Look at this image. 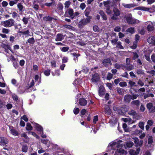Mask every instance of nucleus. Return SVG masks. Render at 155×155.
Returning a JSON list of instances; mask_svg holds the SVG:
<instances>
[{
    "instance_id": "obj_1",
    "label": "nucleus",
    "mask_w": 155,
    "mask_h": 155,
    "mask_svg": "<svg viewBox=\"0 0 155 155\" xmlns=\"http://www.w3.org/2000/svg\"><path fill=\"white\" fill-rule=\"evenodd\" d=\"M123 147L122 144H121L118 142H114L110 143L108 146V149L116 150V147L117 148V151L115 152L114 155H121V154H126L127 151L121 148Z\"/></svg>"
},
{
    "instance_id": "obj_2",
    "label": "nucleus",
    "mask_w": 155,
    "mask_h": 155,
    "mask_svg": "<svg viewBox=\"0 0 155 155\" xmlns=\"http://www.w3.org/2000/svg\"><path fill=\"white\" fill-rule=\"evenodd\" d=\"M15 21L13 19H10L1 22L2 25L4 27L9 28L14 26Z\"/></svg>"
},
{
    "instance_id": "obj_3",
    "label": "nucleus",
    "mask_w": 155,
    "mask_h": 155,
    "mask_svg": "<svg viewBox=\"0 0 155 155\" xmlns=\"http://www.w3.org/2000/svg\"><path fill=\"white\" fill-rule=\"evenodd\" d=\"M124 17L127 22L129 24H134L137 22L138 21L133 18L131 14L125 15Z\"/></svg>"
},
{
    "instance_id": "obj_4",
    "label": "nucleus",
    "mask_w": 155,
    "mask_h": 155,
    "mask_svg": "<svg viewBox=\"0 0 155 155\" xmlns=\"http://www.w3.org/2000/svg\"><path fill=\"white\" fill-rule=\"evenodd\" d=\"M146 25L147 26V30L149 32L153 31L155 29V23L148 21L146 23Z\"/></svg>"
},
{
    "instance_id": "obj_5",
    "label": "nucleus",
    "mask_w": 155,
    "mask_h": 155,
    "mask_svg": "<svg viewBox=\"0 0 155 155\" xmlns=\"http://www.w3.org/2000/svg\"><path fill=\"white\" fill-rule=\"evenodd\" d=\"M113 11L114 14L111 17V19L113 20H116L118 19L117 17L120 15L121 12L118 8L116 7L114 8Z\"/></svg>"
},
{
    "instance_id": "obj_6",
    "label": "nucleus",
    "mask_w": 155,
    "mask_h": 155,
    "mask_svg": "<svg viewBox=\"0 0 155 155\" xmlns=\"http://www.w3.org/2000/svg\"><path fill=\"white\" fill-rule=\"evenodd\" d=\"M90 16L87 17L86 18L83 19L81 20L79 23V26L80 27H82L86 25L87 23H89L91 21Z\"/></svg>"
},
{
    "instance_id": "obj_7",
    "label": "nucleus",
    "mask_w": 155,
    "mask_h": 155,
    "mask_svg": "<svg viewBox=\"0 0 155 155\" xmlns=\"http://www.w3.org/2000/svg\"><path fill=\"white\" fill-rule=\"evenodd\" d=\"M8 143V141L7 138L4 137H0V145L6 146Z\"/></svg>"
},
{
    "instance_id": "obj_8",
    "label": "nucleus",
    "mask_w": 155,
    "mask_h": 155,
    "mask_svg": "<svg viewBox=\"0 0 155 155\" xmlns=\"http://www.w3.org/2000/svg\"><path fill=\"white\" fill-rule=\"evenodd\" d=\"M100 80V76L97 73H95L92 75L91 78V80L92 82H97L99 81Z\"/></svg>"
},
{
    "instance_id": "obj_9",
    "label": "nucleus",
    "mask_w": 155,
    "mask_h": 155,
    "mask_svg": "<svg viewBox=\"0 0 155 155\" xmlns=\"http://www.w3.org/2000/svg\"><path fill=\"white\" fill-rule=\"evenodd\" d=\"M147 107L150 112H155V106H153L152 103H150L147 104Z\"/></svg>"
},
{
    "instance_id": "obj_10",
    "label": "nucleus",
    "mask_w": 155,
    "mask_h": 155,
    "mask_svg": "<svg viewBox=\"0 0 155 155\" xmlns=\"http://www.w3.org/2000/svg\"><path fill=\"white\" fill-rule=\"evenodd\" d=\"M134 142L136 144V146L138 147L139 146L140 147L142 146L143 143V141L142 140H139L136 137L134 138Z\"/></svg>"
},
{
    "instance_id": "obj_11",
    "label": "nucleus",
    "mask_w": 155,
    "mask_h": 155,
    "mask_svg": "<svg viewBox=\"0 0 155 155\" xmlns=\"http://www.w3.org/2000/svg\"><path fill=\"white\" fill-rule=\"evenodd\" d=\"M131 99V95L129 94L125 95L124 97V101L125 103H129Z\"/></svg>"
},
{
    "instance_id": "obj_12",
    "label": "nucleus",
    "mask_w": 155,
    "mask_h": 155,
    "mask_svg": "<svg viewBox=\"0 0 155 155\" xmlns=\"http://www.w3.org/2000/svg\"><path fill=\"white\" fill-rule=\"evenodd\" d=\"M64 36L61 34H57L55 38L56 41H61L64 38Z\"/></svg>"
},
{
    "instance_id": "obj_13",
    "label": "nucleus",
    "mask_w": 155,
    "mask_h": 155,
    "mask_svg": "<svg viewBox=\"0 0 155 155\" xmlns=\"http://www.w3.org/2000/svg\"><path fill=\"white\" fill-rule=\"evenodd\" d=\"M123 69L128 71H131L134 68V67L132 64H127L123 66Z\"/></svg>"
},
{
    "instance_id": "obj_14",
    "label": "nucleus",
    "mask_w": 155,
    "mask_h": 155,
    "mask_svg": "<svg viewBox=\"0 0 155 155\" xmlns=\"http://www.w3.org/2000/svg\"><path fill=\"white\" fill-rule=\"evenodd\" d=\"M148 42L150 44L155 45V36H151L147 39Z\"/></svg>"
},
{
    "instance_id": "obj_15",
    "label": "nucleus",
    "mask_w": 155,
    "mask_h": 155,
    "mask_svg": "<svg viewBox=\"0 0 155 155\" xmlns=\"http://www.w3.org/2000/svg\"><path fill=\"white\" fill-rule=\"evenodd\" d=\"M79 104L81 106H84L86 105L87 101L85 99L81 98L79 100Z\"/></svg>"
},
{
    "instance_id": "obj_16",
    "label": "nucleus",
    "mask_w": 155,
    "mask_h": 155,
    "mask_svg": "<svg viewBox=\"0 0 155 155\" xmlns=\"http://www.w3.org/2000/svg\"><path fill=\"white\" fill-rule=\"evenodd\" d=\"M63 6L61 3L58 4L57 5V12L58 13H61L63 12Z\"/></svg>"
},
{
    "instance_id": "obj_17",
    "label": "nucleus",
    "mask_w": 155,
    "mask_h": 155,
    "mask_svg": "<svg viewBox=\"0 0 155 155\" xmlns=\"http://www.w3.org/2000/svg\"><path fill=\"white\" fill-rule=\"evenodd\" d=\"M131 104L133 106L138 107L140 105V101L139 100L133 101L131 102Z\"/></svg>"
},
{
    "instance_id": "obj_18",
    "label": "nucleus",
    "mask_w": 155,
    "mask_h": 155,
    "mask_svg": "<svg viewBox=\"0 0 155 155\" xmlns=\"http://www.w3.org/2000/svg\"><path fill=\"white\" fill-rule=\"evenodd\" d=\"M105 93V90L104 88L102 86L100 87L99 90V94L100 96L104 95Z\"/></svg>"
},
{
    "instance_id": "obj_19",
    "label": "nucleus",
    "mask_w": 155,
    "mask_h": 155,
    "mask_svg": "<svg viewBox=\"0 0 155 155\" xmlns=\"http://www.w3.org/2000/svg\"><path fill=\"white\" fill-rule=\"evenodd\" d=\"M103 64L105 66H107L108 64L111 65L112 63L109 58L105 59L103 61Z\"/></svg>"
},
{
    "instance_id": "obj_20",
    "label": "nucleus",
    "mask_w": 155,
    "mask_h": 155,
    "mask_svg": "<svg viewBox=\"0 0 155 155\" xmlns=\"http://www.w3.org/2000/svg\"><path fill=\"white\" fill-rule=\"evenodd\" d=\"M74 13L73 10L72 8H69L65 12V14H68L70 17L72 18Z\"/></svg>"
},
{
    "instance_id": "obj_21",
    "label": "nucleus",
    "mask_w": 155,
    "mask_h": 155,
    "mask_svg": "<svg viewBox=\"0 0 155 155\" xmlns=\"http://www.w3.org/2000/svg\"><path fill=\"white\" fill-rule=\"evenodd\" d=\"M1 46L3 48H4L5 49V50L8 49L12 53H14V52L13 50L11 49V48L10 46L8 45H6L5 44H3Z\"/></svg>"
},
{
    "instance_id": "obj_22",
    "label": "nucleus",
    "mask_w": 155,
    "mask_h": 155,
    "mask_svg": "<svg viewBox=\"0 0 155 155\" xmlns=\"http://www.w3.org/2000/svg\"><path fill=\"white\" fill-rule=\"evenodd\" d=\"M122 5L124 7L128 8L134 7L136 6L134 4H127L125 3H123Z\"/></svg>"
},
{
    "instance_id": "obj_23",
    "label": "nucleus",
    "mask_w": 155,
    "mask_h": 155,
    "mask_svg": "<svg viewBox=\"0 0 155 155\" xmlns=\"http://www.w3.org/2000/svg\"><path fill=\"white\" fill-rule=\"evenodd\" d=\"M35 128L37 130L40 132V133H43V130L42 127L39 124H37L35 125Z\"/></svg>"
},
{
    "instance_id": "obj_24",
    "label": "nucleus",
    "mask_w": 155,
    "mask_h": 155,
    "mask_svg": "<svg viewBox=\"0 0 155 155\" xmlns=\"http://www.w3.org/2000/svg\"><path fill=\"white\" fill-rule=\"evenodd\" d=\"M104 108L106 114H107L108 115H109L111 114V111L108 105L105 106Z\"/></svg>"
},
{
    "instance_id": "obj_25",
    "label": "nucleus",
    "mask_w": 155,
    "mask_h": 155,
    "mask_svg": "<svg viewBox=\"0 0 155 155\" xmlns=\"http://www.w3.org/2000/svg\"><path fill=\"white\" fill-rule=\"evenodd\" d=\"M126 31L131 34L134 33L135 32L134 27H130L128 28L127 30Z\"/></svg>"
},
{
    "instance_id": "obj_26",
    "label": "nucleus",
    "mask_w": 155,
    "mask_h": 155,
    "mask_svg": "<svg viewBox=\"0 0 155 155\" xmlns=\"http://www.w3.org/2000/svg\"><path fill=\"white\" fill-rule=\"evenodd\" d=\"M18 32L20 33H21V34L25 35L28 36L30 32L28 30H27L25 31H19Z\"/></svg>"
},
{
    "instance_id": "obj_27",
    "label": "nucleus",
    "mask_w": 155,
    "mask_h": 155,
    "mask_svg": "<svg viewBox=\"0 0 155 155\" xmlns=\"http://www.w3.org/2000/svg\"><path fill=\"white\" fill-rule=\"evenodd\" d=\"M10 30L9 29L2 28V32L3 33L8 34L9 33Z\"/></svg>"
},
{
    "instance_id": "obj_28",
    "label": "nucleus",
    "mask_w": 155,
    "mask_h": 155,
    "mask_svg": "<svg viewBox=\"0 0 155 155\" xmlns=\"http://www.w3.org/2000/svg\"><path fill=\"white\" fill-rule=\"evenodd\" d=\"M124 90L123 89L117 88V93L120 95H123L124 94Z\"/></svg>"
},
{
    "instance_id": "obj_29",
    "label": "nucleus",
    "mask_w": 155,
    "mask_h": 155,
    "mask_svg": "<svg viewBox=\"0 0 155 155\" xmlns=\"http://www.w3.org/2000/svg\"><path fill=\"white\" fill-rule=\"evenodd\" d=\"M21 136L23 137L25 139V140H24V141L25 142H27L28 140V137L27 135L25 133H23L21 134Z\"/></svg>"
},
{
    "instance_id": "obj_30",
    "label": "nucleus",
    "mask_w": 155,
    "mask_h": 155,
    "mask_svg": "<svg viewBox=\"0 0 155 155\" xmlns=\"http://www.w3.org/2000/svg\"><path fill=\"white\" fill-rule=\"evenodd\" d=\"M27 41L30 44H33L35 42V40L34 38L32 37L28 39L27 40Z\"/></svg>"
},
{
    "instance_id": "obj_31",
    "label": "nucleus",
    "mask_w": 155,
    "mask_h": 155,
    "mask_svg": "<svg viewBox=\"0 0 155 155\" xmlns=\"http://www.w3.org/2000/svg\"><path fill=\"white\" fill-rule=\"evenodd\" d=\"M71 4V2L69 1H66L64 3V7L65 8H68Z\"/></svg>"
},
{
    "instance_id": "obj_32",
    "label": "nucleus",
    "mask_w": 155,
    "mask_h": 155,
    "mask_svg": "<svg viewBox=\"0 0 155 155\" xmlns=\"http://www.w3.org/2000/svg\"><path fill=\"white\" fill-rule=\"evenodd\" d=\"M64 26L65 28H67L70 30H74L75 29V28L74 27L70 25H64Z\"/></svg>"
},
{
    "instance_id": "obj_33",
    "label": "nucleus",
    "mask_w": 155,
    "mask_h": 155,
    "mask_svg": "<svg viewBox=\"0 0 155 155\" xmlns=\"http://www.w3.org/2000/svg\"><path fill=\"white\" fill-rule=\"evenodd\" d=\"M116 47L120 49H123L124 48V47L121 45V42L120 41H118L117 43Z\"/></svg>"
},
{
    "instance_id": "obj_34",
    "label": "nucleus",
    "mask_w": 155,
    "mask_h": 155,
    "mask_svg": "<svg viewBox=\"0 0 155 155\" xmlns=\"http://www.w3.org/2000/svg\"><path fill=\"white\" fill-rule=\"evenodd\" d=\"M114 67L115 68L118 69L120 68H122L123 69V66L124 65L122 64H119L116 63L114 65Z\"/></svg>"
},
{
    "instance_id": "obj_35",
    "label": "nucleus",
    "mask_w": 155,
    "mask_h": 155,
    "mask_svg": "<svg viewBox=\"0 0 155 155\" xmlns=\"http://www.w3.org/2000/svg\"><path fill=\"white\" fill-rule=\"evenodd\" d=\"M128 114L130 115L135 116L137 115V114L136 111L133 110H132L128 112Z\"/></svg>"
},
{
    "instance_id": "obj_36",
    "label": "nucleus",
    "mask_w": 155,
    "mask_h": 155,
    "mask_svg": "<svg viewBox=\"0 0 155 155\" xmlns=\"http://www.w3.org/2000/svg\"><path fill=\"white\" fill-rule=\"evenodd\" d=\"M26 130H31L32 129V127L31 124L29 123H28L26 126Z\"/></svg>"
},
{
    "instance_id": "obj_37",
    "label": "nucleus",
    "mask_w": 155,
    "mask_h": 155,
    "mask_svg": "<svg viewBox=\"0 0 155 155\" xmlns=\"http://www.w3.org/2000/svg\"><path fill=\"white\" fill-rule=\"evenodd\" d=\"M126 145L128 147L130 148L134 145V143L132 142H127L126 143Z\"/></svg>"
},
{
    "instance_id": "obj_38",
    "label": "nucleus",
    "mask_w": 155,
    "mask_h": 155,
    "mask_svg": "<svg viewBox=\"0 0 155 155\" xmlns=\"http://www.w3.org/2000/svg\"><path fill=\"white\" fill-rule=\"evenodd\" d=\"M154 97V95L153 94L151 93H148L147 94H145L144 95V99H146L147 98L149 97Z\"/></svg>"
},
{
    "instance_id": "obj_39",
    "label": "nucleus",
    "mask_w": 155,
    "mask_h": 155,
    "mask_svg": "<svg viewBox=\"0 0 155 155\" xmlns=\"http://www.w3.org/2000/svg\"><path fill=\"white\" fill-rule=\"evenodd\" d=\"M137 41H134V42L133 45L130 46L131 48L132 49H135L137 46Z\"/></svg>"
},
{
    "instance_id": "obj_40",
    "label": "nucleus",
    "mask_w": 155,
    "mask_h": 155,
    "mask_svg": "<svg viewBox=\"0 0 155 155\" xmlns=\"http://www.w3.org/2000/svg\"><path fill=\"white\" fill-rule=\"evenodd\" d=\"M17 7L20 11H21L24 8L23 6L20 3H18L17 4Z\"/></svg>"
},
{
    "instance_id": "obj_41",
    "label": "nucleus",
    "mask_w": 155,
    "mask_h": 155,
    "mask_svg": "<svg viewBox=\"0 0 155 155\" xmlns=\"http://www.w3.org/2000/svg\"><path fill=\"white\" fill-rule=\"evenodd\" d=\"M140 10L145 11L149 12L150 9V8H149L145 7H140Z\"/></svg>"
},
{
    "instance_id": "obj_42",
    "label": "nucleus",
    "mask_w": 155,
    "mask_h": 155,
    "mask_svg": "<svg viewBox=\"0 0 155 155\" xmlns=\"http://www.w3.org/2000/svg\"><path fill=\"white\" fill-rule=\"evenodd\" d=\"M28 18H26L25 17H23L22 19V21L25 25H26L28 23Z\"/></svg>"
},
{
    "instance_id": "obj_43",
    "label": "nucleus",
    "mask_w": 155,
    "mask_h": 155,
    "mask_svg": "<svg viewBox=\"0 0 155 155\" xmlns=\"http://www.w3.org/2000/svg\"><path fill=\"white\" fill-rule=\"evenodd\" d=\"M123 127L124 129L125 132L129 131V129L127 128V125L126 124L124 123L123 124Z\"/></svg>"
},
{
    "instance_id": "obj_44",
    "label": "nucleus",
    "mask_w": 155,
    "mask_h": 155,
    "mask_svg": "<svg viewBox=\"0 0 155 155\" xmlns=\"http://www.w3.org/2000/svg\"><path fill=\"white\" fill-rule=\"evenodd\" d=\"M28 147L27 145H24L23 146L22 148V151L26 152L28 151Z\"/></svg>"
},
{
    "instance_id": "obj_45",
    "label": "nucleus",
    "mask_w": 155,
    "mask_h": 155,
    "mask_svg": "<svg viewBox=\"0 0 155 155\" xmlns=\"http://www.w3.org/2000/svg\"><path fill=\"white\" fill-rule=\"evenodd\" d=\"M73 55L74 57V60H78V57L79 56L80 54H77L76 53H73Z\"/></svg>"
},
{
    "instance_id": "obj_46",
    "label": "nucleus",
    "mask_w": 155,
    "mask_h": 155,
    "mask_svg": "<svg viewBox=\"0 0 155 155\" xmlns=\"http://www.w3.org/2000/svg\"><path fill=\"white\" fill-rule=\"evenodd\" d=\"M44 74L46 76H48L50 74V71L49 69H47L44 71Z\"/></svg>"
},
{
    "instance_id": "obj_47",
    "label": "nucleus",
    "mask_w": 155,
    "mask_h": 155,
    "mask_svg": "<svg viewBox=\"0 0 155 155\" xmlns=\"http://www.w3.org/2000/svg\"><path fill=\"white\" fill-rule=\"evenodd\" d=\"M113 78V75L111 73H108L107 77V79L108 80H110Z\"/></svg>"
},
{
    "instance_id": "obj_48",
    "label": "nucleus",
    "mask_w": 155,
    "mask_h": 155,
    "mask_svg": "<svg viewBox=\"0 0 155 155\" xmlns=\"http://www.w3.org/2000/svg\"><path fill=\"white\" fill-rule=\"evenodd\" d=\"M153 142L152 137V136H149L148 140V143L149 144H151Z\"/></svg>"
},
{
    "instance_id": "obj_49",
    "label": "nucleus",
    "mask_w": 155,
    "mask_h": 155,
    "mask_svg": "<svg viewBox=\"0 0 155 155\" xmlns=\"http://www.w3.org/2000/svg\"><path fill=\"white\" fill-rule=\"evenodd\" d=\"M144 124L143 122H140L139 123V127L142 130L144 129Z\"/></svg>"
},
{
    "instance_id": "obj_50",
    "label": "nucleus",
    "mask_w": 155,
    "mask_h": 155,
    "mask_svg": "<svg viewBox=\"0 0 155 155\" xmlns=\"http://www.w3.org/2000/svg\"><path fill=\"white\" fill-rule=\"evenodd\" d=\"M10 130L12 134L13 135H17L18 133L15 129H11Z\"/></svg>"
},
{
    "instance_id": "obj_51",
    "label": "nucleus",
    "mask_w": 155,
    "mask_h": 155,
    "mask_svg": "<svg viewBox=\"0 0 155 155\" xmlns=\"http://www.w3.org/2000/svg\"><path fill=\"white\" fill-rule=\"evenodd\" d=\"M119 85L121 87H125L127 86V84L125 82H121L120 83Z\"/></svg>"
},
{
    "instance_id": "obj_52",
    "label": "nucleus",
    "mask_w": 155,
    "mask_h": 155,
    "mask_svg": "<svg viewBox=\"0 0 155 155\" xmlns=\"http://www.w3.org/2000/svg\"><path fill=\"white\" fill-rule=\"evenodd\" d=\"M131 99L134 100L136 99L138 97V95L137 94H133L131 95Z\"/></svg>"
},
{
    "instance_id": "obj_53",
    "label": "nucleus",
    "mask_w": 155,
    "mask_h": 155,
    "mask_svg": "<svg viewBox=\"0 0 155 155\" xmlns=\"http://www.w3.org/2000/svg\"><path fill=\"white\" fill-rule=\"evenodd\" d=\"M150 8L149 12H153L155 11V6L153 5L151 8Z\"/></svg>"
},
{
    "instance_id": "obj_54",
    "label": "nucleus",
    "mask_w": 155,
    "mask_h": 155,
    "mask_svg": "<svg viewBox=\"0 0 155 155\" xmlns=\"http://www.w3.org/2000/svg\"><path fill=\"white\" fill-rule=\"evenodd\" d=\"M84 12L85 16H87V17H88V16L90 14V11L89 9L88 10L87 9H86L85 11Z\"/></svg>"
},
{
    "instance_id": "obj_55",
    "label": "nucleus",
    "mask_w": 155,
    "mask_h": 155,
    "mask_svg": "<svg viewBox=\"0 0 155 155\" xmlns=\"http://www.w3.org/2000/svg\"><path fill=\"white\" fill-rule=\"evenodd\" d=\"M121 30L120 27L119 26L116 27L114 29V31L116 32H119Z\"/></svg>"
},
{
    "instance_id": "obj_56",
    "label": "nucleus",
    "mask_w": 155,
    "mask_h": 155,
    "mask_svg": "<svg viewBox=\"0 0 155 155\" xmlns=\"http://www.w3.org/2000/svg\"><path fill=\"white\" fill-rule=\"evenodd\" d=\"M2 5L3 7H6L8 5V3L5 1H3L2 3Z\"/></svg>"
},
{
    "instance_id": "obj_57",
    "label": "nucleus",
    "mask_w": 155,
    "mask_h": 155,
    "mask_svg": "<svg viewBox=\"0 0 155 155\" xmlns=\"http://www.w3.org/2000/svg\"><path fill=\"white\" fill-rule=\"evenodd\" d=\"M129 153L131 155H136V152L134 150L131 149L129 151Z\"/></svg>"
},
{
    "instance_id": "obj_58",
    "label": "nucleus",
    "mask_w": 155,
    "mask_h": 155,
    "mask_svg": "<svg viewBox=\"0 0 155 155\" xmlns=\"http://www.w3.org/2000/svg\"><path fill=\"white\" fill-rule=\"evenodd\" d=\"M79 112V109L78 108H74L73 110V112L75 114H77Z\"/></svg>"
},
{
    "instance_id": "obj_59",
    "label": "nucleus",
    "mask_w": 155,
    "mask_h": 155,
    "mask_svg": "<svg viewBox=\"0 0 155 155\" xmlns=\"http://www.w3.org/2000/svg\"><path fill=\"white\" fill-rule=\"evenodd\" d=\"M106 12L107 14L110 15L112 13V11L110 10L109 7H108L106 9Z\"/></svg>"
},
{
    "instance_id": "obj_60",
    "label": "nucleus",
    "mask_w": 155,
    "mask_h": 155,
    "mask_svg": "<svg viewBox=\"0 0 155 155\" xmlns=\"http://www.w3.org/2000/svg\"><path fill=\"white\" fill-rule=\"evenodd\" d=\"M128 83L130 85V87H133V86L135 85V83L134 82L131 81H129Z\"/></svg>"
},
{
    "instance_id": "obj_61",
    "label": "nucleus",
    "mask_w": 155,
    "mask_h": 155,
    "mask_svg": "<svg viewBox=\"0 0 155 155\" xmlns=\"http://www.w3.org/2000/svg\"><path fill=\"white\" fill-rule=\"evenodd\" d=\"M98 120V116L96 115L94 117V119L93 120V122L94 124H96V122Z\"/></svg>"
},
{
    "instance_id": "obj_62",
    "label": "nucleus",
    "mask_w": 155,
    "mask_h": 155,
    "mask_svg": "<svg viewBox=\"0 0 155 155\" xmlns=\"http://www.w3.org/2000/svg\"><path fill=\"white\" fill-rule=\"evenodd\" d=\"M134 56L133 58V60H135L138 57V54L135 52H133Z\"/></svg>"
},
{
    "instance_id": "obj_63",
    "label": "nucleus",
    "mask_w": 155,
    "mask_h": 155,
    "mask_svg": "<svg viewBox=\"0 0 155 155\" xmlns=\"http://www.w3.org/2000/svg\"><path fill=\"white\" fill-rule=\"evenodd\" d=\"M93 28V30L95 32L98 31L99 29L98 26L96 25L94 26Z\"/></svg>"
},
{
    "instance_id": "obj_64",
    "label": "nucleus",
    "mask_w": 155,
    "mask_h": 155,
    "mask_svg": "<svg viewBox=\"0 0 155 155\" xmlns=\"http://www.w3.org/2000/svg\"><path fill=\"white\" fill-rule=\"evenodd\" d=\"M86 7V5L84 3H82L80 5V7L81 9L83 10Z\"/></svg>"
}]
</instances>
